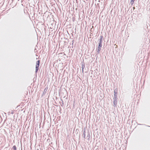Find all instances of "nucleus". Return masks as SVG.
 Returning <instances> with one entry per match:
<instances>
[{"instance_id": "f257e3e1", "label": "nucleus", "mask_w": 150, "mask_h": 150, "mask_svg": "<svg viewBox=\"0 0 150 150\" xmlns=\"http://www.w3.org/2000/svg\"><path fill=\"white\" fill-rule=\"evenodd\" d=\"M40 61L39 60H38L36 62L35 66V72L37 73L39 69V67L40 66Z\"/></svg>"}, {"instance_id": "f03ea898", "label": "nucleus", "mask_w": 150, "mask_h": 150, "mask_svg": "<svg viewBox=\"0 0 150 150\" xmlns=\"http://www.w3.org/2000/svg\"><path fill=\"white\" fill-rule=\"evenodd\" d=\"M102 42V40L101 39H100L99 42V46L98 47V52H100V50H101V48L102 47V45L101 44Z\"/></svg>"}, {"instance_id": "7ed1b4c3", "label": "nucleus", "mask_w": 150, "mask_h": 150, "mask_svg": "<svg viewBox=\"0 0 150 150\" xmlns=\"http://www.w3.org/2000/svg\"><path fill=\"white\" fill-rule=\"evenodd\" d=\"M134 0H131L130 3L132 5L134 4Z\"/></svg>"}, {"instance_id": "20e7f679", "label": "nucleus", "mask_w": 150, "mask_h": 150, "mask_svg": "<svg viewBox=\"0 0 150 150\" xmlns=\"http://www.w3.org/2000/svg\"><path fill=\"white\" fill-rule=\"evenodd\" d=\"M13 149H14V150H16V147L15 146H13Z\"/></svg>"}, {"instance_id": "39448f33", "label": "nucleus", "mask_w": 150, "mask_h": 150, "mask_svg": "<svg viewBox=\"0 0 150 150\" xmlns=\"http://www.w3.org/2000/svg\"><path fill=\"white\" fill-rule=\"evenodd\" d=\"M85 67V66L84 65H82V70H83V69Z\"/></svg>"}, {"instance_id": "423d86ee", "label": "nucleus", "mask_w": 150, "mask_h": 150, "mask_svg": "<svg viewBox=\"0 0 150 150\" xmlns=\"http://www.w3.org/2000/svg\"><path fill=\"white\" fill-rule=\"evenodd\" d=\"M37 150H39L38 149H37Z\"/></svg>"}, {"instance_id": "0eeeda50", "label": "nucleus", "mask_w": 150, "mask_h": 150, "mask_svg": "<svg viewBox=\"0 0 150 150\" xmlns=\"http://www.w3.org/2000/svg\"><path fill=\"white\" fill-rule=\"evenodd\" d=\"M37 150H39L38 149H37Z\"/></svg>"}]
</instances>
